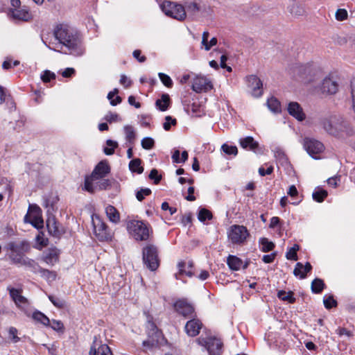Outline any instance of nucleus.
<instances>
[{"instance_id": "1", "label": "nucleus", "mask_w": 355, "mask_h": 355, "mask_svg": "<svg viewBox=\"0 0 355 355\" xmlns=\"http://www.w3.org/2000/svg\"><path fill=\"white\" fill-rule=\"evenodd\" d=\"M53 35L61 44L67 48L69 53L75 55L83 54V51L80 48V40L78 35L68 25H58L54 29Z\"/></svg>"}, {"instance_id": "2", "label": "nucleus", "mask_w": 355, "mask_h": 355, "mask_svg": "<svg viewBox=\"0 0 355 355\" xmlns=\"http://www.w3.org/2000/svg\"><path fill=\"white\" fill-rule=\"evenodd\" d=\"M320 125L329 134L344 137L353 135L354 130L349 124L339 116L323 117L320 121Z\"/></svg>"}, {"instance_id": "3", "label": "nucleus", "mask_w": 355, "mask_h": 355, "mask_svg": "<svg viewBox=\"0 0 355 355\" xmlns=\"http://www.w3.org/2000/svg\"><path fill=\"white\" fill-rule=\"evenodd\" d=\"M8 248L10 251L9 258L13 263L30 268H35L37 266V263L34 260L25 256V253L31 250L28 242L25 241L17 243L11 242L8 243Z\"/></svg>"}, {"instance_id": "4", "label": "nucleus", "mask_w": 355, "mask_h": 355, "mask_svg": "<svg viewBox=\"0 0 355 355\" xmlns=\"http://www.w3.org/2000/svg\"><path fill=\"white\" fill-rule=\"evenodd\" d=\"M110 172V168L106 161L100 162L94 168L90 176L86 177L85 180L84 189L89 192L95 191L93 182L104 178Z\"/></svg>"}, {"instance_id": "5", "label": "nucleus", "mask_w": 355, "mask_h": 355, "mask_svg": "<svg viewBox=\"0 0 355 355\" xmlns=\"http://www.w3.org/2000/svg\"><path fill=\"white\" fill-rule=\"evenodd\" d=\"M144 265L151 271L156 270L159 266L157 248L153 244H147L142 250Z\"/></svg>"}, {"instance_id": "6", "label": "nucleus", "mask_w": 355, "mask_h": 355, "mask_svg": "<svg viewBox=\"0 0 355 355\" xmlns=\"http://www.w3.org/2000/svg\"><path fill=\"white\" fill-rule=\"evenodd\" d=\"M127 229L129 233L137 241H146L150 234L148 226L141 220H131L128 223Z\"/></svg>"}, {"instance_id": "7", "label": "nucleus", "mask_w": 355, "mask_h": 355, "mask_svg": "<svg viewBox=\"0 0 355 355\" xmlns=\"http://www.w3.org/2000/svg\"><path fill=\"white\" fill-rule=\"evenodd\" d=\"M161 8L166 15L177 20L183 21L187 17L185 8L181 4L171 1H164L161 5Z\"/></svg>"}, {"instance_id": "8", "label": "nucleus", "mask_w": 355, "mask_h": 355, "mask_svg": "<svg viewBox=\"0 0 355 355\" xmlns=\"http://www.w3.org/2000/svg\"><path fill=\"white\" fill-rule=\"evenodd\" d=\"M196 341L206 348L209 355H220L222 352L223 343L216 337L201 336Z\"/></svg>"}, {"instance_id": "9", "label": "nucleus", "mask_w": 355, "mask_h": 355, "mask_svg": "<svg viewBox=\"0 0 355 355\" xmlns=\"http://www.w3.org/2000/svg\"><path fill=\"white\" fill-rule=\"evenodd\" d=\"M247 228L243 225H232L228 234L230 240L234 244L243 243L249 236Z\"/></svg>"}, {"instance_id": "10", "label": "nucleus", "mask_w": 355, "mask_h": 355, "mask_svg": "<svg viewBox=\"0 0 355 355\" xmlns=\"http://www.w3.org/2000/svg\"><path fill=\"white\" fill-rule=\"evenodd\" d=\"M93 225L94 233L100 241H107L111 238L107 226L98 217L93 220Z\"/></svg>"}, {"instance_id": "11", "label": "nucleus", "mask_w": 355, "mask_h": 355, "mask_svg": "<svg viewBox=\"0 0 355 355\" xmlns=\"http://www.w3.org/2000/svg\"><path fill=\"white\" fill-rule=\"evenodd\" d=\"M303 146L307 153L313 157H314L315 155L322 153L324 150V145L313 138L305 137Z\"/></svg>"}, {"instance_id": "12", "label": "nucleus", "mask_w": 355, "mask_h": 355, "mask_svg": "<svg viewBox=\"0 0 355 355\" xmlns=\"http://www.w3.org/2000/svg\"><path fill=\"white\" fill-rule=\"evenodd\" d=\"M162 339L161 332L153 327L148 333V339L143 342V346L146 350H153L157 347Z\"/></svg>"}, {"instance_id": "13", "label": "nucleus", "mask_w": 355, "mask_h": 355, "mask_svg": "<svg viewBox=\"0 0 355 355\" xmlns=\"http://www.w3.org/2000/svg\"><path fill=\"white\" fill-rule=\"evenodd\" d=\"M191 87L196 93H201L211 90L213 85L207 78L198 76L193 79Z\"/></svg>"}, {"instance_id": "14", "label": "nucleus", "mask_w": 355, "mask_h": 355, "mask_svg": "<svg viewBox=\"0 0 355 355\" xmlns=\"http://www.w3.org/2000/svg\"><path fill=\"white\" fill-rule=\"evenodd\" d=\"M10 295L14 301L16 306L21 310H25L29 304L28 300L21 295L22 291L21 289H16L14 288L8 287Z\"/></svg>"}, {"instance_id": "15", "label": "nucleus", "mask_w": 355, "mask_h": 355, "mask_svg": "<svg viewBox=\"0 0 355 355\" xmlns=\"http://www.w3.org/2000/svg\"><path fill=\"white\" fill-rule=\"evenodd\" d=\"M248 86L252 89L251 94L254 97L258 98L262 96L263 83L255 75H250L246 77Z\"/></svg>"}, {"instance_id": "16", "label": "nucleus", "mask_w": 355, "mask_h": 355, "mask_svg": "<svg viewBox=\"0 0 355 355\" xmlns=\"http://www.w3.org/2000/svg\"><path fill=\"white\" fill-rule=\"evenodd\" d=\"M296 70L301 78L308 80H311L320 72L319 69L310 64L299 66L296 68Z\"/></svg>"}, {"instance_id": "17", "label": "nucleus", "mask_w": 355, "mask_h": 355, "mask_svg": "<svg viewBox=\"0 0 355 355\" xmlns=\"http://www.w3.org/2000/svg\"><path fill=\"white\" fill-rule=\"evenodd\" d=\"M8 15L15 20L27 21L32 18L31 14L25 7L18 8H10Z\"/></svg>"}, {"instance_id": "18", "label": "nucleus", "mask_w": 355, "mask_h": 355, "mask_svg": "<svg viewBox=\"0 0 355 355\" xmlns=\"http://www.w3.org/2000/svg\"><path fill=\"white\" fill-rule=\"evenodd\" d=\"M28 211L31 218L29 222L37 229L42 227L44 221L41 216V209L35 205H31L29 206Z\"/></svg>"}, {"instance_id": "19", "label": "nucleus", "mask_w": 355, "mask_h": 355, "mask_svg": "<svg viewBox=\"0 0 355 355\" xmlns=\"http://www.w3.org/2000/svg\"><path fill=\"white\" fill-rule=\"evenodd\" d=\"M175 310L184 317L191 316L194 309L186 300H179L174 304Z\"/></svg>"}, {"instance_id": "20", "label": "nucleus", "mask_w": 355, "mask_h": 355, "mask_svg": "<svg viewBox=\"0 0 355 355\" xmlns=\"http://www.w3.org/2000/svg\"><path fill=\"white\" fill-rule=\"evenodd\" d=\"M287 110L290 115L299 121H302L306 118L302 107L297 102H290L288 105Z\"/></svg>"}, {"instance_id": "21", "label": "nucleus", "mask_w": 355, "mask_h": 355, "mask_svg": "<svg viewBox=\"0 0 355 355\" xmlns=\"http://www.w3.org/2000/svg\"><path fill=\"white\" fill-rule=\"evenodd\" d=\"M202 327V324L198 319H193L186 323L184 329L188 336L194 337L200 333Z\"/></svg>"}, {"instance_id": "22", "label": "nucleus", "mask_w": 355, "mask_h": 355, "mask_svg": "<svg viewBox=\"0 0 355 355\" xmlns=\"http://www.w3.org/2000/svg\"><path fill=\"white\" fill-rule=\"evenodd\" d=\"M338 89V85L336 81L332 80L330 78H325L321 86V91L322 93L327 94H334Z\"/></svg>"}, {"instance_id": "23", "label": "nucleus", "mask_w": 355, "mask_h": 355, "mask_svg": "<svg viewBox=\"0 0 355 355\" xmlns=\"http://www.w3.org/2000/svg\"><path fill=\"white\" fill-rule=\"evenodd\" d=\"M311 269L312 266L309 262H306L304 266L298 262L295 265L293 274L295 276H299L300 279H304L306 277V273L309 272Z\"/></svg>"}, {"instance_id": "24", "label": "nucleus", "mask_w": 355, "mask_h": 355, "mask_svg": "<svg viewBox=\"0 0 355 355\" xmlns=\"http://www.w3.org/2000/svg\"><path fill=\"white\" fill-rule=\"evenodd\" d=\"M46 223L48 231L53 236L58 237L63 233L62 230L60 229L55 218H49Z\"/></svg>"}, {"instance_id": "25", "label": "nucleus", "mask_w": 355, "mask_h": 355, "mask_svg": "<svg viewBox=\"0 0 355 355\" xmlns=\"http://www.w3.org/2000/svg\"><path fill=\"white\" fill-rule=\"evenodd\" d=\"M239 144L243 148L249 149L250 150H255L259 146L258 142L256 141L252 137H246L241 139Z\"/></svg>"}, {"instance_id": "26", "label": "nucleus", "mask_w": 355, "mask_h": 355, "mask_svg": "<svg viewBox=\"0 0 355 355\" xmlns=\"http://www.w3.org/2000/svg\"><path fill=\"white\" fill-rule=\"evenodd\" d=\"M43 260L49 265H54L58 261V252L55 249L48 250L43 257Z\"/></svg>"}, {"instance_id": "27", "label": "nucleus", "mask_w": 355, "mask_h": 355, "mask_svg": "<svg viewBox=\"0 0 355 355\" xmlns=\"http://www.w3.org/2000/svg\"><path fill=\"white\" fill-rule=\"evenodd\" d=\"M105 213L109 220L114 223H118L120 220V214L117 209L112 206L108 205L105 207Z\"/></svg>"}, {"instance_id": "28", "label": "nucleus", "mask_w": 355, "mask_h": 355, "mask_svg": "<svg viewBox=\"0 0 355 355\" xmlns=\"http://www.w3.org/2000/svg\"><path fill=\"white\" fill-rule=\"evenodd\" d=\"M178 267L179 268V272L178 274L175 275L176 279H178L179 275L185 274L188 277H192L193 275V272H192L191 269L193 267V261H189L187 265V270H184V268L186 267V263L184 261H180L178 264Z\"/></svg>"}, {"instance_id": "29", "label": "nucleus", "mask_w": 355, "mask_h": 355, "mask_svg": "<svg viewBox=\"0 0 355 355\" xmlns=\"http://www.w3.org/2000/svg\"><path fill=\"white\" fill-rule=\"evenodd\" d=\"M227 263L230 268L232 270H239L243 264L242 260L234 255H229Z\"/></svg>"}, {"instance_id": "30", "label": "nucleus", "mask_w": 355, "mask_h": 355, "mask_svg": "<svg viewBox=\"0 0 355 355\" xmlns=\"http://www.w3.org/2000/svg\"><path fill=\"white\" fill-rule=\"evenodd\" d=\"M170 97L167 94L162 95L161 99L156 101V105L159 107L161 111H166L169 105Z\"/></svg>"}, {"instance_id": "31", "label": "nucleus", "mask_w": 355, "mask_h": 355, "mask_svg": "<svg viewBox=\"0 0 355 355\" xmlns=\"http://www.w3.org/2000/svg\"><path fill=\"white\" fill-rule=\"evenodd\" d=\"M141 160L140 159H133L129 163V168L133 173L141 174L144 171V168L141 166Z\"/></svg>"}, {"instance_id": "32", "label": "nucleus", "mask_w": 355, "mask_h": 355, "mask_svg": "<svg viewBox=\"0 0 355 355\" xmlns=\"http://www.w3.org/2000/svg\"><path fill=\"white\" fill-rule=\"evenodd\" d=\"M34 271L38 270L41 273L42 277H44L49 281H53L56 278V274L55 272L50 271L46 269L40 268L38 265L35 268H32Z\"/></svg>"}, {"instance_id": "33", "label": "nucleus", "mask_w": 355, "mask_h": 355, "mask_svg": "<svg viewBox=\"0 0 355 355\" xmlns=\"http://www.w3.org/2000/svg\"><path fill=\"white\" fill-rule=\"evenodd\" d=\"M267 106L270 110L275 113L281 111V105L279 101L275 97H271L267 101Z\"/></svg>"}, {"instance_id": "34", "label": "nucleus", "mask_w": 355, "mask_h": 355, "mask_svg": "<svg viewBox=\"0 0 355 355\" xmlns=\"http://www.w3.org/2000/svg\"><path fill=\"white\" fill-rule=\"evenodd\" d=\"M124 132L125 134V139L127 141L129 142L130 144H132L136 137V134L134 128L130 125H125Z\"/></svg>"}, {"instance_id": "35", "label": "nucleus", "mask_w": 355, "mask_h": 355, "mask_svg": "<svg viewBox=\"0 0 355 355\" xmlns=\"http://www.w3.org/2000/svg\"><path fill=\"white\" fill-rule=\"evenodd\" d=\"M33 318L45 326H49L50 324L49 318L40 311H35L33 313Z\"/></svg>"}, {"instance_id": "36", "label": "nucleus", "mask_w": 355, "mask_h": 355, "mask_svg": "<svg viewBox=\"0 0 355 355\" xmlns=\"http://www.w3.org/2000/svg\"><path fill=\"white\" fill-rule=\"evenodd\" d=\"M289 12L295 17L301 16L304 14V8L298 3L293 2L288 7Z\"/></svg>"}, {"instance_id": "37", "label": "nucleus", "mask_w": 355, "mask_h": 355, "mask_svg": "<svg viewBox=\"0 0 355 355\" xmlns=\"http://www.w3.org/2000/svg\"><path fill=\"white\" fill-rule=\"evenodd\" d=\"M324 288L323 280L315 278L311 283V291L314 293H320Z\"/></svg>"}, {"instance_id": "38", "label": "nucleus", "mask_w": 355, "mask_h": 355, "mask_svg": "<svg viewBox=\"0 0 355 355\" xmlns=\"http://www.w3.org/2000/svg\"><path fill=\"white\" fill-rule=\"evenodd\" d=\"M277 297L282 300L287 301L289 303H294L295 302V298L293 297V293L292 291L286 292L284 291H279Z\"/></svg>"}, {"instance_id": "39", "label": "nucleus", "mask_w": 355, "mask_h": 355, "mask_svg": "<svg viewBox=\"0 0 355 355\" xmlns=\"http://www.w3.org/2000/svg\"><path fill=\"white\" fill-rule=\"evenodd\" d=\"M259 242L261 245V250L264 252L271 251L275 248V244L266 238L261 239Z\"/></svg>"}, {"instance_id": "40", "label": "nucleus", "mask_w": 355, "mask_h": 355, "mask_svg": "<svg viewBox=\"0 0 355 355\" xmlns=\"http://www.w3.org/2000/svg\"><path fill=\"white\" fill-rule=\"evenodd\" d=\"M119 90L117 89H114L113 91L110 92L107 94V98L110 101V104L113 106L119 104L122 99L120 96H117L115 99H113L114 96L117 94Z\"/></svg>"}, {"instance_id": "41", "label": "nucleus", "mask_w": 355, "mask_h": 355, "mask_svg": "<svg viewBox=\"0 0 355 355\" xmlns=\"http://www.w3.org/2000/svg\"><path fill=\"white\" fill-rule=\"evenodd\" d=\"M198 220L201 222H204L206 220H210L212 218V214L208 209L202 208L199 211Z\"/></svg>"}, {"instance_id": "42", "label": "nucleus", "mask_w": 355, "mask_h": 355, "mask_svg": "<svg viewBox=\"0 0 355 355\" xmlns=\"http://www.w3.org/2000/svg\"><path fill=\"white\" fill-rule=\"evenodd\" d=\"M106 144L111 148H105L103 150L105 154L107 155H113L114 153V148L118 147L117 142L111 139H108L106 141Z\"/></svg>"}, {"instance_id": "43", "label": "nucleus", "mask_w": 355, "mask_h": 355, "mask_svg": "<svg viewBox=\"0 0 355 355\" xmlns=\"http://www.w3.org/2000/svg\"><path fill=\"white\" fill-rule=\"evenodd\" d=\"M313 198L317 202H321L327 196V192L325 190L315 191L313 193Z\"/></svg>"}, {"instance_id": "44", "label": "nucleus", "mask_w": 355, "mask_h": 355, "mask_svg": "<svg viewBox=\"0 0 355 355\" xmlns=\"http://www.w3.org/2000/svg\"><path fill=\"white\" fill-rule=\"evenodd\" d=\"M49 300L52 302V304L59 309H62L65 306V302L64 300L53 296V295H49Z\"/></svg>"}, {"instance_id": "45", "label": "nucleus", "mask_w": 355, "mask_h": 355, "mask_svg": "<svg viewBox=\"0 0 355 355\" xmlns=\"http://www.w3.org/2000/svg\"><path fill=\"white\" fill-rule=\"evenodd\" d=\"M141 146L146 150L152 149L155 146V141L151 137H145L141 140Z\"/></svg>"}, {"instance_id": "46", "label": "nucleus", "mask_w": 355, "mask_h": 355, "mask_svg": "<svg viewBox=\"0 0 355 355\" xmlns=\"http://www.w3.org/2000/svg\"><path fill=\"white\" fill-rule=\"evenodd\" d=\"M221 148L223 151L227 155H236L238 153L237 148L235 146H229L226 144H224L221 146Z\"/></svg>"}, {"instance_id": "47", "label": "nucleus", "mask_w": 355, "mask_h": 355, "mask_svg": "<svg viewBox=\"0 0 355 355\" xmlns=\"http://www.w3.org/2000/svg\"><path fill=\"white\" fill-rule=\"evenodd\" d=\"M159 78L162 83L167 87H171L173 86V80L171 78L166 74L164 73H159Z\"/></svg>"}, {"instance_id": "48", "label": "nucleus", "mask_w": 355, "mask_h": 355, "mask_svg": "<svg viewBox=\"0 0 355 355\" xmlns=\"http://www.w3.org/2000/svg\"><path fill=\"white\" fill-rule=\"evenodd\" d=\"M186 9L189 14L195 15L200 10L199 6L195 2L186 4Z\"/></svg>"}, {"instance_id": "49", "label": "nucleus", "mask_w": 355, "mask_h": 355, "mask_svg": "<svg viewBox=\"0 0 355 355\" xmlns=\"http://www.w3.org/2000/svg\"><path fill=\"white\" fill-rule=\"evenodd\" d=\"M96 355H113L110 348L107 345H100L96 352Z\"/></svg>"}, {"instance_id": "50", "label": "nucleus", "mask_w": 355, "mask_h": 355, "mask_svg": "<svg viewBox=\"0 0 355 355\" xmlns=\"http://www.w3.org/2000/svg\"><path fill=\"white\" fill-rule=\"evenodd\" d=\"M49 326H51L53 330L57 331H63L64 330V324L60 320H50Z\"/></svg>"}, {"instance_id": "51", "label": "nucleus", "mask_w": 355, "mask_h": 355, "mask_svg": "<svg viewBox=\"0 0 355 355\" xmlns=\"http://www.w3.org/2000/svg\"><path fill=\"white\" fill-rule=\"evenodd\" d=\"M151 193V190L150 189H141L136 193V198L139 201H142L145 196H149Z\"/></svg>"}, {"instance_id": "52", "label": "nucleus", "mask_w": 355, "mask_h": 355, "mask_svg": "<svg viewBox=\"0 0 355 355\" xmlns=\"http://www.w3.org/2000/svg\"><path fill=\"white\" fill-rule=\"evenodd\" d=\"M324 305L326 309H329L332 307H335L337 306V302L334 299L333 296H328L327 298L324 299Z\"/></svg>"}, {"instance_id": "53", "label": "nucleus", "mask_w": 355, "mask_h": 355, "mask_svg": "<svg viewBox=\"0 0 355 355\" xmlns=\"http://www.w3.org/2000/svg\"><path fill=\"white\" fill-rule=\"evenodd\" d=\"M166 121L163 124V128L165 130L168 131L171 128V125H175L177 123V121L175 119H172L171 116H167L165 117Z\"/></svg>"}, {"instance_id": "54", "label": "nucleus", "mask_w": 355, "mask_h": 355, "mask_svg": "<svg viewBox=\"0 0 355 355\" xmlns=\"http://www.w3.org/2000/svg\"><path fill=\"white\" fill-rule=\"evenodd\" d=\"M55 78V74L49 70L44 71V73L41 76V79L44 83H49L51 80Z\"/></svg>"}, {"instance_id": "55", "label": "nucleus", "mask_w": 355, "mask_h": 355, "mask_svg": "<svg viewBox=\"0 0 355 355\" xmlns=\"http://www.w3.org/2000/svg\"><path fill=\"white\" fill-rule=\"evenodd\" d=\"M9 338L13 343H17L20 338L17 336V329L15 327H10L8 329Z\"/></svg>"}, {"instance_id": "56", "label": "nucleus", "mask_w": 355, "mask_h": 355, "mask_svg": "<svg viewBox=\"0 0 355 355\" xmlns=\"http://www.w3.org/2000/svg\"><path fill=\"white\" fill-rule=\"evenodd\" d=\"M149 178L153 180L154 183L157 184L160 182L162 176L158 175V171L157 169L153 168L150 172Z\"/></svg>"}, {"instance_id": "57", "label": "nucleus", "mask_w": 355, "mask_h": 355, "mask_svg": "<svg viewBox=\"0 0 355 355\" xmlns=\"http://www.w3.org/2000/svg\"><path fill=\"white\" fill-rule=\"evenodd\" d=\"M348 14L345 9H338L336 12V19L338 21H343L347 18Z\"/></svg>"}, {"instance_id": "58", "label": "nucleus", "mask_w": 355, "mask_h": 355, "mask_svg": "<svg viewBox=\"0 0 355 355\" xmlns=\"http://www.w3.org/2000/svg\"><path fill=\"white\" fill-rule=\"evenodd\" d=\"M105 119L109 123L119 121L121 120V118L119 117V114H117L116 113H112V112H108L105 115Z\"/></svg>"}, {"instance_id": "59", "label": "nucleus", "mask_w": 355, "mask_h": 355, "mask_svg": "<svg viewBox=\"0 0 355 355\" xmlns=\"http://www.w3.org/2000/svg\"><path fill=\"white\" fill-rule=\"evenodd\" d=\"M110 186L109 180H102L101 182L97 183V185L94 187L95 189L98 187L101 190L107 189Z\"/></svg>"}, {"instance_id": "60", "label": "nucleus", "mask_w": 355, "mask_h": 355, "mask_svg": "<svg viewBox=\"0 0 355 355\" xmlns=\"http://www.w3.org/2000/svg\"><path fill=\"white\" fill-rule=\"evenodd\" d=\"M140 50H135L132 53L133 57L137 59L139 62H144L146 58L144 55H141Z\"/></svg>"}, {"instance_id": "61", "label": "nucleus", "mask_w": 355, "mask_h": 355, "mask_svg": "<svg viewBox=\"0 0 355 355\" xmlns=\"http://www.w3.org/2000/svg\"><path fill=\"white\" fill-rule=\"evenodd\" d=\"M76 73V71L73 68H67L62 72V76L64 78H70L73 76Z\"/></svg>"}, {"instance_id": "62", "label": "nucleus", "mask_w": 355, "mask_h": 355, "mask_svg": "<svg viewBox=\"0 0 355 355\" xmlns=\"http://www.w3.org/2000/svg\"><path fill=\"white\" fill-rule=\"evenodd\" d=\"M273 171V167L270 166L266 170H265L263 167H260L259 168V173L261 176H265L266 175H270Z\"/></svg>"}, {"instance_id": "63", "label": "nucleus", "mask_w": 355, "mask_h": 355, "mask_svg": "<svg viewBox=\"0 0 355 355\" xmlns=\"http://www.w3.org/2000/svg\"><path fill=\"white\" fill-rule=\"evenodd\" d=\"M276 257V253H271L270 254L264 255L262 258V260L266 263H272Z\"/></svg>"}, {"instance_id": "64", "label": "nucleus", "mask_w": 355, "mask_h": 355, "mask_svg": "<svg viewBox=\"0 0 355 355\" xmlns=\"http://www.w3.org/2000/svg\"><path fill=\"white\" fill-rule=\"evenodd\" d=\"M351 93L353 101V109L355 112V78H354L351 83Z\"/></svg>"}]
</instances>
